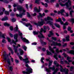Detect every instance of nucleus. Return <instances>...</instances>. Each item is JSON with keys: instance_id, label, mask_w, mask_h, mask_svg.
I'll use <instances>...</instances> for the list:
<instances>
[{"instance_id": "nucleus-3", "label": "nucleus", "mask_w": 74, "mask_h": 74, "mask_svg": "<svg viewBox=\"0 0 74 74\" xmlns=\"http://www.w3.org/2000/svg\"><path fill=\"white\" fill-rule=\"evenodd\" d=\"M43 27L44 30H43L42 29H41L40 32L39 31H37V32L34 31L33 33L34 35L38 34L39 33V34L38 36V38H44V36L42 33V32H44V33H45L46 32V30L47 29V28L45 26H44Z\"/></svg>"}, {"instance_id": "nucleus-56", "label": "nucleus", "mask_w": 74, "mask_h": 74, "mask_svg": "<svg viewBox=\"0 0 74 74\" xmlns=\"http://www.w3.org/2000/svg\"><path fill=\"white\" fill-rule=\"evenodd\" d=\"M2 42H3V43H6V42L5 40L3 39L2 40Z\"/></svg>"}, {"instance_id": "nucleus-38", "label": "nucleus", "mask_w": 74, "mask_h": 74, "mask_svg": "<svg viewBox=\"0 0 74 74\" xmlns=\"http://www.w3.org/2000/svg\"><path fill=\"white\" fill-rule=\"evenodd\" d=\"M74 66H72L71 67L70 69V70L71 71H72L73 70V69H74Z\"/></svg>"}, {"instance_id": "nucleus-59", "label": "nucleus", "mask_w": 74, "mask_h": 74, "mask_svg": "<svg viewBox=\"0 0 74 74\" xmlns=\"http://www.w3.org/2000/svg\"><path fill=\"white\" fill-rule=\"evenodd\" d=\"M59 5L58 3H57L56 5V7H59Z\"/></svg>"}, {"instance_id": "nucleus-22", "label": "nucleus", "mask_w": 74, "mask_h": 74, "mask_svg": "<svg viewBox=\"0 0 74 74\" xmlns=\"http://www.w3.org/2000/svg\"><path fill=\"white\" fill-rule=\"evenodd\" d=\"M68 53H71L72 55H74V50H70L67 51Z\"/></svg>"}, {"instance_id": "nucleus-12", "label": "nucleus", "mask_w": 74, "mask_h": 74, "mask_svg": "<svg viewBox=\"0 0 74 74\" xmlns=\"http://www.w3.org/2000/svg\"><path fill=\"white\" fill-rule=\"evenodd\" d=\"M56 48V47H53V48H52L51 47L49 46V50L50 51H51L53 53H55V51H54V49Z\"/></svg>"}, {"instance_id": "nucleus-64", "label": "nucleus", "mask_w": 74, "mask_h": 74, "mask_svg": "<svg viewBox=\"0 0 74 74\" xmlns=\"http://www.w3.org/2000/svg\"><path fill=\"white\" fill-rule=\"evenodd\" d=\"M37 43L34 42L32 43V45H36Z\"/></svg>"}, {"instance_id": "nucleus-47", "label": "nucleus", "mask_w": 74, "mask_h": 74, "mask_svg": "<svg viewBox=\"0 0 74 74\" xmlns=\"http://www.w3.org/2000/svg\"><path fill=\"white\" fill-rule=\"evenodd\" d=\"M64 62H65L66 64H70V63L68 62L66 60H65L64 61Z\"/></svg>"}, {"instance_id": "nucleus-14", "label": "nucleus", "mask_w": 74, "mask_h": 74, "mask_svg": "<svg viewBox=\"0 0 74 74\" xmlns=\"http://www.w3.org/2000/svg\"><path fill=\"white\" fill-rule=\"evenodd\" d=\"M45 15V14L44 13H43L42 15L40 13H39V15L38 16V19H40V18L43 17V16H44Z\"/></svg>"}, {"instance_id": "nucleus-26", "label": "nucleus", "mask_w": 74, "mask_h": 74, "mask_svg": "<svg viewBox=\"0 0 74 74\" xmlns=\"http://www.w3.org/2000/svg\"><path fill=\"white\" fill-rule=\"evenodd\" d=\"M69 35H67L66 38V40L67 41H70V40L69 39Z\"/></svg>"}, {"instance_id": "nucleus-25", "label": "nucleus", "mask_w": 74, "mask_h": 74, "mask_svg": "<svg viewBox=\"0 0 74 74\" xmlns=\"http://www.w3.org/2000/svg\"><path fill=\"white\" fill-rule=\"evenodd\" d=\"M8 17L7 16H5L4 18H3L1 20L2 21H6V20H8Z\"/></svg>"}, {"instance_id": "nucleus-41", "label": "nucleus", "mask_w": 74, "mask_h": 74, "mask_svg": "<svg viewBox=\"0 0 74 74\" xmlns=\"http://www.w3.org/2000/svg\"><path fill=\"white\" fill-rule=\"evenodd\" d=\"M52 39L54 40V41H56V37H52L51 38Z\"/></svg>"}, {"instance_id": "nucleus-34", "label": "nucleus", "mask_w": 74, "mask_h": 74, "mask_svg": "<svg viewBox=\"0 0 74 74\" xmlns=\"http://www.w3.org/2000/svg\"><path fill=\"white\" fill-rule=\"evenodd\" d=\"M23 48L24 49V50L25 51H26V49H27V47H26L25 46H22Z\"/></svg>"}, {"instance_id": "nucleus-9", "label": "nucleus", "mask_w": 74, "mask_h": 74, "mask_svg": "<svg viewBox=\"0 0 74 74\" xmlns=\"http://www.w3.org/2000/svg\"><path fill=\"white\" fill-rule=\"evenodd\" d=\"M26 71H23L22 73L23 74H30V73H33V69L32 68H28L26 69Z\"/></svg>"}, {"instance_id": "nucleus-24", "label": "nucleus", "mask_w": 74, "mask_h": 74, "mask_svg": "<svg viewBox=\"0 0 74 74\" xmlns=\"http://www.w3.org/2000/svg\"><path fill=\"white\" fill-rule=\"evenodd\" d=\"M66 59L67 60H68L69 62H72V60H70L71 59V57L68 56L67 57Z\"/></svg>"}, {"instance_id": "nucleus-23", "label": "nucleus", "mask_w": 74, "mask_h": 74, "mask_svg": "<svg viewBox=\"0 0 74 74\" xmlns=\"http://www.w3.org/2000/svg\"><path fill=\"white\" fill-rule=\"evenodd\" d=\"M7 56H8V55L7 54L3 55V58L5 62H6V60H7Z\"/></svg>"}, {"instance_id": "nucleus-13", "label": "nucleus", "mask_w": 74, "mask_h": 74, "mask_svg": "<svg viewBox=\"0 0 74 74\" xmlns=\"http://www.w3.org/2000/svg\"><path fill=\"white\" fill-rule=\"evenodd\" d=\"M64 12V13H66V12H65V10L64 9H62L60 10V11H59L58 13V14H61V15H64L63 13Z\"/></svg>"}, {"instance_id": "nucleus-8", "label": "nucleus", "mask_w": 74, "mask_h": 74, "mask_svg": "<svg viewBox=\"0 0 74 74\" xmlns=\"http://www.w3.org/2000/svg\"><path fill=\"white\" fill-rule=\"evenodd\" d=\"M60 71L61 72H62L63 73L64 72L65 73V74H68V72H69V69L64 68L63 69V68H62V66L61 65H60Z\"/></svg>"}, {"instance_id": "nucleus-35", "label": "nucleus", "mask_w": 74, "mask_h": 74, "mask_svg": "<svg viewBox=\"0 0 74 74\" xmlns=\"http://www.w3.org/2000/svg\"><path fill=\"white\" fill-rule=\"evenodd\" d=\"M4 26H10V24L7 23H4Z\"/></svg>"}, {"instance_id": "nucleus-63", "label": "nucleus", "mask_w": 74, "mask_h": 74, "mask_svg": "<svg viewBox=\"0 0 74 74\" xmlns=\"http://www.w3.org/2000/svg\"><path fill=\"white\" fill-rule=\"evenodd\" d=\"M1 10L3 11V12H4V11H5V9H4V8H1Z\"/></svg>"}, {"instance_id": "nucleus-39", "label": "nucleus", "mask_w": 74, "mask_h": 74, "mask_svg": "<svg viewBox=\"0 0 74 74\" xmlns=\"http://www.w3.org/2000/svg\"><path fill=\"white\" fill-rule=\"evenodd\" d=\"M9 12L7 11H5V14H6V15H9Z\"/></svg>"}, {"instance_id": "nucleus-28", "label": "nucleus", "mask_w": 74, "mask_h": 74, "mask_svg": "<svg viewBox=\"0 0 74 74\" xmlns=\"http://www.w3.org/2000/svg\"><path fill=\"white\" fill-rule=\"evenodd\" d=\"M41 3L42 5H45V7H48V4L47 3H45V4H44V3H43V2H41Z\"/></svg>"}, {"instance_id": "nucleus-33", "label": "nucleus", "mask_w": 74, "mask_h": 74, "mask_svg": "<svg viewBox=\"0 0 74 74\" xmlns=\"http://www.w3.org/2000/svg\"><path fill=\"white\" fill-rule=\"evenodd\" d=\"M14 29L16 32H18V25H16V27L15 28H14Z\"/></svg>"}, {"instance_id": "nucleus-54", "label": "nucleus", "mask_w": 74, "mask_h": 74, "mask_svg": "<svg viewBox=\"0 0 74 74\" xmlns=\"http://www.w3.org/2000/svg\"><path fill=\"white\" fill-rule=\"evenodd\" d=\"M67 43H64V45H63V47H66V46H67Z\"/></svg>"}, {"instance_id": "nucleus-27", "label": "nucleus", "mask_w": 74, "mask_h": 74, "mask_svg": "<svg viewBox=\"0 0 74 74\" xmlns=\"http://www.w3.org/2000/svg\"><path fill=\"white\" fill-rule=\"evenodd\" d=\"M53 62V61L51 60L50 61H49V65H48L49 67H50V66H51Z\"/></svg>"}, {"instance_id": "nucleus-21", "label": "nucleus", "mask_w": 74, "mask_h": 74, "mask_svg": "<svg viewBox=\"0 0 74 74\" xmlns=\"http://www.w3.org/2000/svg\"><path fill=\"white\" fill-rule=\"evenodd\" d=\"M5 34H2V33L1 32H0V37H2V38H5Z\"/></svg>"}, {"instance_id": "nucleus-4", "label": "nucleus", "mask_w": 74, "mask_h": 74, "mask_svg": "<svg viewBox=\"0 0 74 74\" xmlns=\"http://www.w3.org/2000/svg\"><path fill=\"white\" fill-rule=\"evenodd\" d=\"M17 9L20 12H22V14H20L19 15L18 14H16V16H19V17L20 18H22L23 15H25V12H26V10L25 9L23 8L22 6L19 5L17 6Z\"/></svg>"}, {"instance_id": "nucleus-19", "label": "nucleus", "mask_w": 74, "mask_h": 74, "mask_svg": "<svg viewBox=\"0 0 74 74\" xmlns=\"http://www.w3.org/2000/svg\"><path fill=\"white\" fill-rule=\"evenodd\" d=\"M49 32L50 33V34H49L48 35V37H51V36H52V35H53V34L52 32H53V31H49Z\"/></svg>"}, {"instance_id": "nucleus-18", "label": "nucleus", "mask_w": 74, "mask_h": 74, "mask_svg": "<svg viewBox=\"0 0 74 74\" xmlns=\"http://www.w3.org/2000/svg\"><path fill=\"white\" fill-rule=\"evenodd\" d=\"M18 51L19 52H20V55H23V53H24V52L23 50L21 49H18Z\"/></svg>"}, {"instance_id": "nucleus-49", "label": "nucleus", "mask_w": 74, "mask_h": 74, "mask_svg": "<svg viewBox=\"0 0 74 74\" xmlns=\"http://www.w3.org/2000/svg\"><path fill=\"white\" fill-rule=\"evenodd\" d=\"M10 30H13V29H14V28H13V27L12 26H11L10 27Z\"/></svg>"}, {"instance_id": "nucleus-50", "label": "nucleus", "mask_w": 74, "mask_h": 74, "mask_svg": "<svg viewBox=\"0 0 74 74\" xmlns=\"http://www.w3.org/2000/svg\"><path fill=\"white\" fill-rule=\"evenodd\" d=\"M9 34L10 36L11 37H12V38L13 37V35H12V34L9 33Z\"/></svg>"}, {"instance_id": "nucleus-48", "label": "nucleus", "mask_w": 74, "mask_h": 74, "mask_svg": "<svg viewBox=\"0 0 74 74\" xmlns=\"http://www.w3.org/2000/svg\"><path fill=\"white\" fill-rule=\"evenodd\" d=\"M22 20L23 21H26V22H27V20L26 18H23L22 19Z\"/></svg>"}, {"instance_id": "nucleus-16", "label": "nucleus", "mask_w": 74, "mask_h": 74, "mask_svg": "<svg viewBox=\"0 0 74 74\" xmlns=\"http://www.w3.org/2000/svg\"><path fill=\"white\" fill-rule=\"evenodd\" d=\"M25 26L27 27H30L29 28V30H32V25H31L30 23L26 24L25 25Z\"/></svg>"}, {"instance_id": "nucleus-58", "label": "nucleus", "mask_w": 74, "mask_h": 74, "mask_svg": "<svg viewBox=\"0 0 74 74\" xmlns=\"http://www.w3.org/2000/svg\"><path fill=\"white\" fill-rule=\"evenodd\" d=\"M62 21H64V22H65V21H66V19L63 17H62Z\"/></svg>"}, {"instance_id": "nucleus-6", "label": "nucleus", "mask_w": 74, "mask_h": 74, "mask_svg": "<svg viewBox=\"0 0 74 74\" xmlns=\"http://www.w3.org/2000/svg\"><path fill=\"white\" fill-rule=\"evenodd\" d=\"M47 40H48L49 41V42H50L51 43V46H52V45H53L54 46L57 45V46H59V47H60L62 45L61 43H58V42H53L49 40V38H47Z\"/></svg>"}, {"instance_id": "nucleus-29", "label": "nucleus", "mask_w": 74, "mask_h": 74, "mask_svg": "<svg viewBox=\"0 0 74 74\" xmlns=\"http://www.w3.org/2000/svg\"><path fill=\"white\" fill-rule=\"evenodd\" d=\"M46 51L47 52V55H52V53H51V52L49 51H48V50H47Z\"/></svg>"}, {"instance_id": "nucleus-53", "label": "nucleus", "mask_w": 74, "mask_h": 74, "mask_svg": "<svg viewBox=\"0 0 74 74\" xmlns=\"http://www.w3.org/2000/svg\"><path fill=\"white\" fill-rule=\"evenodd\" d=\"M9 70H10V71H12V66H10L9 67Z\"/></svg>"}, {"instance_id": "nucleus-62", "label": "nucleus", "mask_w": 74, "mask_h": 74, "mask_svg": "<svg viewBox=\"0 0 74 74\" xmlns=\"http://www.w3.org/2000/svg\"><path fill=\"white\" fill-rule=\"evenodd\" d=\"M50 15H51V16H53L55 15V14H54V13H51V14H50Z\"/></svg>"}, {"instance_id": "nucleus-51", "label": "nucleus", "mask_w": 74, "mask_h": 74, "mask_svg": "<svg viewBox=\"0 0 74 74\" xmlns=\"http://www.w3.org/2000/svg\"><path fill=\"white\" fill-rule=\"evenodd\" d=\"M74 12L73 10H72L70 12V15L71 16H72V12Z\"/></svg>"}, {"instance_id": "nucleus-52", "label": "nucleus", "mask_w": 74, "mask_h": 74, "mask_svg": "<svg viewBox=\"0 0 74 74\" xmlns=\"http://www.w3.org/2000/svg\"><path fill=\"white\" fill-rule=\"evenodd\" d=\"M8 63L9 65H10L11 63H10V60L8 59Z\"/></svg>"}, {"instance_id": "nucleus-2", "label": "nucleus", "mask_w": 74, "mask_h": 74, "mask_svg": "<svg viewBox=\"0 0 74 74\" xmlns=\"http://www.w3.org/2000/svg\"><path fill=\"white\" fill-rule=\"evenodd\" d=\"M58 1L60 2L59 5L61 7H64L66 5V8L69 10L71 9V8H69V7L71 5V0H59Z\"/></svg>"}, {"instance_id": "nucleus-55", "label": "nucleus", "mask_w": 74, "mask_h": 74, "mask_svg": "<svg viewBox=\"0 0 74 74\" xmlns=\"http://www.w3.org/2000/svg\"><path fill=\"white\" fill-rule=\"evenodd\" d=\"M7 48L10 51H11V47H10L8 46L7 47Z\"/></svg>"}, {"instance_id": "nucleus-20", "label": "nucleus", "mask_w": 74, "mask_h": 74, "mask_svg": "<svg viewBox=\"0 0 74 74\" xmlns=\"http://www.w3.org/2000/svg\"><path fill=\"white\" fill-rule=\"evenodd\" d=\"M13 47H14V50L15 53H17L18 52V50L16 48H18V46H17L16 47L15 45H13Z\"/></svg>"}, {"instance_id": "nucleus-37", "label": "nucleus", "mask_w": 74, "mask_h": 74, "mask_svg": "<svg viewBox=\"0 0 74 74\" xmlns=\"http://www.w3.org/2000/svg\"><path fill=\"white\" fill-rule=\"evenodd\" d=\"M54 57L55 58L56 60H58V58H57V54H55L54 56Z\"/></svg>"}, {"instance_id": "nucleus-1", "label": "nucleus", "mask_w": 74, "mask_h": 74, "mask_svg": "<svg viewBox=\"0 0 74 74\" xmlns=\"http://www.w3.org/2000/svg\"><path fill=\"white\" fill-rule=\"evenodd\" d=\"M49 20L53 21V18L51 17L48 16L47 18H45L44 20L41 19V22H38V23H34V24L35 25H37V26H41L42 25H43V24L45 23L46 22L47 23H49L50 25H53V22L49 21Z\"/></svg>"}, {"instance_id": "nucleus-30", "label": "nucleus", "mask_w": 74, "mask_h": 74, "mask_svg": "<svg viewBox=\"0 0 74 74\" xmlns=\"http://www.w3.org/2000/svg\"><path fill=\"white\" fill-rule=\"evenodd\" d=\"M54 63L56 65V66L57 67H58V66H59V64H58V62H57V61H55L54 62Z\"/></svg>"}, {"instance_id": "nucleus-42", "label": "nucleus", "mask_w": 74, "mask_h": 74, "mask_svg": "<svg viewBox=\"0 0 74 74\" xmlns=\"http://www.w3.org/2000/svg\"><path fill=\"white\" fill-rule=\"evenodd\" d=\"M44 60V58H42L41 59V62L44 63V61L42 60Z\"/></svg>"}, {"instance_id": "nucleus-11", "label": "nucleus", "mask_w": 74, "mask_h": 74, "mask_svg": "<svg viewBox=\"0 0 74 74\" xmlns=\"http://www.w3.org/2000/svg\"><path fill=\"white\" fill-rule=\"evenodd\" d=\"M45 70L48 73H50L51 72V70H54L55 69V66H53V67H49V69H47V68H45Z\"/></svg>"}, {"instance_id": "nucleus-10", "label": "nucleus", "mask_w": 74, "mask_h": 74, "mask_svg": "<svg viewBox=\"0 0 74 74\" xmlns=\"http://www.w3.org/2000/svg\"><path fill=\"white\" fill-rule=\"evenodd\" d=\"M19 58L20 59V60H22L23 62H25V63H29V61H28V58H26L24 59L21 56H19Z\"/></svg>"}, {"instance_id": "nucleus-61", "label": "nucleus", "mask_w": 74, "mask_h": 74, "mask_svg": "<svg viewBox=\"0 0 74 74\" xmlns=\"http://www.w3.org/2000/svg\"><path fill=\"white\" fill-rule=\"evenodd\" d=\"M15 62L16 63H18V62H19L18 60H15Z\"/></svg>"}, {"instance_id": "nucleus-44", "label": "nucleus", "mask_w": 74, "mask_h": 74, "mask_svg": "<svg viewBox=\"0 0 74 74\" xmlns=\"http://www.w3.org/2000/svg\"><path fill=\"white\" fill-rule=\"evenodd\" d=\"M69 25V23L67 22H66L64 24V26H67Z\"/></svg>"}, {"instance_id": "nucleus-57", "label": "nucleus", "mask_w": 74, "mask_h": 74, "mask_svg": "<svg viewBox=\"0 0 74 74\" xmlns=\"http://www.w3.org/2000/svg\"><path fill=\"white\" fill-rule=\"evenodd\" d=\"M71 28L70 27H68V31H70L71 30Z\"/></svg>"}, {"instance_id": "nucleus-36", "label": "nucleus", "mask_w": 74, "mask_h": 74, "mask_svg": "<svg viewBox=\"0 0 74 74\" xmlns=\"http://www.w3.org/2000/svg\"><path fill=\"white\" fill-rule=\"evenodd\" d=\"M55 26H56V27H58V28H60V26L58 24H54Z\"/></svg>"}, {"instance_id": "nucleus-31", "label": "nucleus", "mask_w": 74, "mask_h": 74, "mask_svg": "<svg viewBox=\"0 0 74 74\" xmlns=\"http://www.w3.org/2000/svg\"><path fill=\"white\" fill-rule=\"evenodd\" d=\"M40 42L42 44H44V45H46L47 44V43L45 42H44L42 41V40H41L40 41Z\"/></svg>"}, {"instance_id": "nucleus-60", "label": "nucleus", "mask_w": 74, "mask_h": 74, "mask_svg": "<svg viewBox=\"0 0 74 74\" xmlns=\"http://www.w3.org/2000/svg\"><path fill=\"white\" fill-rule=\"evenodd\" d=\"M40 0H36L35 2L36 3H38V1H39Z\"/></svg>"}, {"instance_id": "nucleus-5", "label": "nucleus", "mask_w": 74, "mask_h": 74, "mask_svg": "<svg viewBox=\"0 0 74 74\" xmlns=\"http://www.w3.org/2000/svg\"><path fill=\"white\" fill-rule=\"evenodd\" d=\"M18 34H16L14 35V39L16 40L15 41H14V40H12V41H11V39H10V38L8 37L7 38V40H8V42H10V44L11 45H12V44L13 43L15 45H16V42H17L18 41V39H17V38H18Z\"/></svg>"}, {"instance_id": "nucleus-45", "label": "nucleus", "mask_w": 74, "mask_h": 74, "mask_svg": "<svg viewBox=\"0 0 74 74\" xmlns=\"http://www.w3.org/2000/svg\"><path fill=\"white\" fill-rule=\"evenodd\" d=\"M70 21L72 23H74V18H72L71 20Z\"/></svg>"}, {"instance_id": "nucleus-7", "label": "nucleus", "mask_w": 74, "mask_h": 74, "mask_svg": "<svg viewBox=\"0 0 74 74\" xmlns=\"http://www.w3.org/2000/svg\"><path fill=\"white\" fill-rule=\"evenodd\" d=\"M18 34L20 36H21V38L24 41V42H26L27 44H28V43H29V40L26 38H23V37H22V36H23V34H22V33L21 32H20V31L19 30H18Z\"/></svg>"}, {"instance_id": "nucleus-43", "label": "nucleus", "mask_w": 74, "mask_h": 74, "mask_svg": "<svg viewBox=\"0 0 74 74\" xmlns=\"http://www.w3.org/2000/svg\"><path fill=\"white\" fill-rule=\"evenodd\" d=\"M59 48H57L56 50V51L57 53H59Z\"/></svg>"}, {"instance_id": "nucleus-40", "label": "nucleus", "mask_w": 74, "mask_h": 74, "mask_svg": "<svg viewBox=\"0 0 74 74\" xmlns=\"http://www.w3.org/2000/svg\"><path fill=\"white\" fill-rule=\"evenodd\" d=\"M62 55H63L64 56L65 58H66L67 56V54H66V53H65L64 52L63 53V54H62Z\"/></svg>"}, {"instance_id": "nucleus-32", "label": "nucleus", "mask_w": 74, "mask_h": 74, "mask_svg": "<svg viewBox=\"0 0 74 74\" xmlns=\"http://www.w3.org/2000/svg\"><path fill=\"white\" fill-rule=\"evenodd\" d=\"M58 70H59V69L58 68H56L55 70L54 71V72H53V74H55V73H56V72H57V71H58Z\"/></svg>"}, {"instance_id": "nucleus-46", "label": "nucleus", "mask_w": 74, "mask_h": 74, "mask_svg": "<svg viewBox=\"0 0 74 74\" xmlns=\"http://www.w3.org/2000/svg\"><path fill=\"white\" fill-rule=\"evenodd\" d=\"M12 22H15L16 21V19L14 18H12Z\"/></svg>"}, {"instance_id": "nucleus-15", "label": "nucleus", "mask_w": 74, "mask_h": 74, "mask_svg": "<svg viewBox=\"0 0 74 74\" xmlns=\"http://www.w3.org/2000/svg\"><path fill=\"white\" fill-rule=\"evenodd\" d=\"M56 21L57 22H60L61 25H64V23H63V22L62 21V19L60 18H59L58 19L56 20Z\"/></svg>"}, {"instance_id": "nucleus-17", "label": "nucleus", "mask_w": 74, "mask_h": 74, "mask_svg": "<svg viewBox=\"0 0 74 74\" xmlns=\"http://www.w3.org/2000/svg\"><path fill=\"white\" fill-rule=\"evenodd\" d=\"M39 9H38L37 7H35L34 8V12H40V7H39Z\"/></svg>"}]
</instances>
